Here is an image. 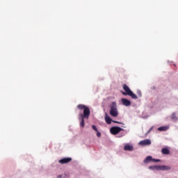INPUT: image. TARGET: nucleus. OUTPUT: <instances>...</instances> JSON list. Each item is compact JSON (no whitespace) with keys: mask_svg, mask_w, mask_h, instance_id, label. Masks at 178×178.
Returning a JSON list of instances; mask_svg holds the SVG:
<instances>
[{"mask_svg":"<svg viewBox=\"0 0 178 178\" xmlns=\"http://www.w3.org/2000/svg\"><path fill=\"white\" fill-rule=\"evenodd\" d=\"M63 177V175H58V177H57V178H62Z\"/></svg>","mask_w":178,"mask_h":178,"instance_id":"obj_22","label":"nucleus"},{"mask_svg":"<svg viewBox=\"0 0 178 178\" xmlns=\"http://www.w3.org/2000/svg\"><path fill=\"white\" fill-rule=\"evenodd\" d=\"M71 161H72V158L65 157L59 160L58 163H61V165H64L65 163H69V162H70Z\"/></svg>","mask_w":178,"mask_h":178,"instance_id":"obj_7","label":"nucleus"},{"mask_svg":"<svg viewBox=\"0 0 178 178\" xmlns=\"http://www.w3.org/2000/svg\"><path fill=\"white\" fill-rule=\"evenodd\" d=\"M152 162H161V159H152Z\"/></svg>","mask_w":178,"mask_h":178,"instance_id":"obj_17","label":"nucleus"},{"mask_svg":"<svg viewBox=\"0 0 178 178\" xmlns=\"http://www.w3.org/2000/svg\"><path fill=\"white\" fill-rule=\"evenodd\" d=\"M96 132H97V137H101V132H99V131H97Z\"/></svg>","mask_w":178,"mask_h":178,"instance_id":"obj_20","label":"nucleus"},{"mask_svg":"<svg viewBox=\"0 0 178 178\" xmlns=\"http://www.w3.org/2000/svg\"><path fill=\"white\" fill-rule=\"evenodd\" d=\"M149 170H160L159 165H150L148 167Z\"/></svg>","mask_w":178,"mask_h":178,"instance_id":"obj_10","label":"nucleus"},{"mask_svg":"<svg viewBox=\"0 0 178 178\" xmlns=\"http://www.w3.org/2000/svg\"><path fill=\"white\" fill-rule=\"evenodd\" d=\"M154 129V127H152L147 132L146 134H149V133H151V131H152V129Z\"/></svg>","mask_w":178,"mask_h":178,"instance_id":"obj_19","label":"nucleus"},{"mask_svg":"<svg viewBox=\"0 0 178 178\" xmlns=\"http://www.w3.org/2000/svg\"><path fill=\"white\" fill-rule=\"evenodd\" d=\"M123 90L125 91V92H122V95H129L131 97L132 99H138V97H137V95L134 94L133 91L130 90V88H129L127 85L124 84Z\"/></svg>","mask_w":178,"mask_h":178,"instance_id":"obj_3","label":"nucleus"},{"mask_svg":"<svg viewBox=\"0 0 178 178\" xmlns=\"http://www.w3.org/2000/svg\"><path fill=\"white\" fill-rule=\"evenodd\" d=\"M169 129V127H160L158 128L159 131H166Z\"/></svg>","mask_w":178,"mask_h":178,"instance_id":"obj_14","label":"nucleus"},{"mask_svg":"<svg viewBox=\"0 0 178 178\" xmlns=\"http://www.w3.org/2000/svg\"><path fill=\"white\" fill-rule=\"evenodd\" d=\"M161 152L162 154H163L164 155H168L170 154V151H169V149L164 147L161 149Z\"/></svg>","mask_w":178,"mask_h":178,"instance_id":"obj_13","label":"nucleus"},{"mask_svg":"<svg viewBox=\"0 0 178 178\" xmlns=\"http://www.w3.org/2000/svg\"><path fill=\"white\" fill-rule=\"evenodd\" d=\"M138 144L139 145H142L143 147L145 145H151V140L145 139L143 140H140Z\"/></svg>","mask_w":178,"mask_h":178,"instance_id":"obj_6","label":"nucleus"},{"mask_svg":"<svg viewBox=\"0 0 178 178\" xmlns=\"http://www.w3.org/2000/svg\"><path fill=\"white\" fill-rule=\"evenodd\" d=\"M143 119H148V115H147V116H143Z\"/></svg>","mask_w":178,"mask_h":178,"instance_id":"obj_21","label":"nucleus"},{"mask_svg":"<svg viewBox=\"0 0 178 178\" xmlns=\"http://www.w3.org/2000/svg\"><path fill=\"white\" fill-rule=\"evenodd\" d=\"M124 151H133L134 147H133V146H131V145L127 144V145H126L124 147Z\"/></svg>","mask_w":178,"mask_h":178,"instance_id":"obj_12","label":"nucleus"},{"mask_svg":"<svg viewBox=\"0 0 178 178\" xmlns=\"http://www.w3.org/2000/svg\"><path fill=\"white\" fill-rule=\"evenodd\" d=\"M151 162H152V156H147L144 160V163H149Z\"/></svg>","mask_w":178,"mask_h":178,"instance_id":"obj_9","label":"nucleus"},{"mask_svg":"<svg viewBox=\"0 0 178 178\" xmlns=\"http://www.w3.org/2000/svg\"><path fill=\"white\" fill-rule=\"evenodd\" d=\"M137 95H138V97H139L140 98H141V97H142L141 90H137Z\"/></svg>","mask_w":178,"mask_h":178,"instance_id":"obj_16","label":"nucleus"},{"mask_svg":"<svg viewBox=\"0 0 178 178\" xmlns=\"http://www.w3.org/2000/svg\"><path fill=\"white\" fill-rule=\"evenodd\" d=\"M121 102L124 105V106H130V105H131V102L126 98H122L121 99Z\"/></svg>","mask_w":178,"mask_h":178,"instance_id":"obj_8","label":"nucleus"},{"mask_svg":"<svg viewBox=\"0 0 178 178\" xmlns=\"http://www.w3.org/2000/svg\"><path fill=\"white\" fill-rule=\"evenodd\" d=\"M110 132L111 134H113L118 138H122L124 136H126V131L123 129V128H120V127H113L110 129Z\"/></svg>","mask_w":178,"mask_h":178,"instance_id":"obj_2","label":"nucleus"},{"mask_svg":"<svg viewBox=\"0 0 178 178\" xmlns=\"http://www.w3.org/2000/svg\"><path fill=\"white\" fill-rule=\"evenodd\" d=\"M172 120H174V122H176L178 120L177 117H176V113H173L171 115Z\"/></svg>","mask_w":178,"mask_h":178,"instance_id":"obj_15","label":"nucleus"},{"mask_svg":"<svg viewBox=\"0 0 178 178\" xmlns=\"http://www.w3.org/2000/svg\"><path fill=\"white\" fill-rule=\"evenodd\" d=\"M77 108L81 111L83 109V113H80L79 114V120L80 122V127H84L85 126L84 120L88 119L90 118V108L84 104H79L77 106Z\"/></svg>","mask_w":178,"mask_h":178,"instance_id":"obj_1","label":"nucleus"},{"mask_svg":"<svg viewBox=\"0 0 178 178\" xmlns=\"http://www.w3.org/2000/svg\"><path fill=\"white\" fill-rule=\"evenodd\" d=\"M92 129L95 131H98V128H97V126H95V125H92Z\"/></svg>","mask_w":178,"mask_h":178,"instance_id":"obj_18","label":"nucleus"},{"mask_svg":"<svg viewBox=\"0 0 178 178\" xmlns=\"http://www.w3.org/2000/svg\"><path fill=\"white\" fill-rule=\"evenodd\" d=\"M160 170H170L171 168L169 165H159Z\"/></svg>","mask_w":178,"mask_h":178,"instance_id":"obj_11","label":"nucleus"},{"mask_svg":"<svg viewBox=\"0 0 178 178\" xmlns=\"http://www.w3.org/2000/svg\"><path fill=\"white\" fill-rule=\"evenodd\" d=\"M110 115L113 118H118L119 116V111H118V104L116 102H113L110 106Z\"/></svg>","mask_w":178,"mask_h":178,"instance_id":"obj_4","label":"nucleus"},{"mask_svg":"<svg viewBox=\"0 0 178 178\" xmlns=\"http://www.w3.org/2000/svg\"><path fill=\"white\" fill-rule=\"evenodd\" d=\"M105 122L107 123V124H111L112 122L113 123H118V124H122V123L120 122L113 120V119L111 118V117H109L106 113L105 115Z\"/></svg>","mask_w":178,"mask_h":178,"instance_id":"obj_5","label":"nucleus"}]
</instances>
